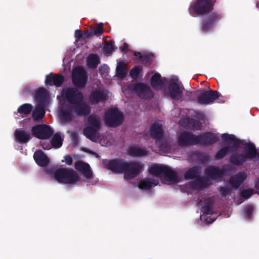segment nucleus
Masks as SVG:
<instances>
[{"label":"nucleus","instance_id":"42","mask_svg":"<svg viewBox=\"0 0 259 259\" xmlns=\"http://www.w3.org/2000/svg\"><path fill=\"white\" fill-rule=\"evenodd\" d=\"M135 55L141 61V63L148 65L151 63L153 56L150 54L143 55L140 52H136Z\"/></svg>","mask_w":259,"mask_h":259},{"label":"nucleus","instance_id":"40","mask_svg":"<svg viewBox=\"0 0 259 259\" xmlns=\"http://www.w3.org/2000/svg\"><path fill=\"white\" fill-rule=\"evenodd\" d=\"M103 50L106 56H109L111 55L112 52L114 51L115 50L114 42L112 40L106 41L103 48Z\"/></svg>","mask_w":259,"mask_h":259},{"label":"nucleus","instance_id":"34","mask_svg":"<svg viewBox=\"0 0 259 259\" xmlns=\"http://www.w3.org/2000/svg\"><path fill=\"white\" fill-rule=\"evenodd\" d=\"M222 139L224 142L233 144L235 147H237L240 144L239 140L234 135L223 134L222 135Z\"/></svg>","mask_w":259,"mask_h":259},{"label":"nucleus","instance_id":"54","mask_svg":"<svg viewBox=\"0 0 259 259\" xmlns=\"http://www.w3.org/2000/svg\"><path fill=\"white\" fill-rule=\"evenodd\" d=\"M64 160L65 162L68 165H71L72 163L73 160L71 156L69 155H66L64 157Z\"/></svg>","mask_w":259,"mask_h":259},{"label":"nucleus","instance_id":"8","mask_svg":"<svg viewBox=\"0 0 259 259\" xmlns=\"http://www.w3.org/2000/svg\"><path fill=\"white\" fill-rule=\"evenodd\" d=\"M126 161L121 159H103L104 167L114 174H123Z\"/></svg>","mask_w":259,"mask_h":259},{"label":"nucleus","instance_id":"6","mask_svg":"<svg viewBox=\"0 0 259 259\" xmlns=\"http://www.w3.org/2000/svg\"><path fill=\"white\" fill-rule=\"evenodd\" d=\"M62 96L67 102L73 105L83 100L82 93L76 87H69L64 90Z\"/></svg>","mask_w":259,"mask_h":259},{"label":"nucleus","instance_id":"29","mask_svg":"<svg viewBox=\"0 0 259 259\" xmlns=\"http://www.w3.org/2000/svg\"><path fill=\"white\" fill-rule=\"evenodd\" d=\"M72 109L69 106L63 108L61 110V119L63 122H70L73 118Z\"/></svg>","mask_w":259,"mask_h":259},{"label":"nucleus","instance_id":"31","mask_svg":"<svg viewBox=\"0 0 259 259\" xmlns=\"http://www.w3.org/2000/svg\"><path fill=\"white\" fill-rule=\"evenodd\" d=\"M127 154L133 157H140L147 155V151L141 148L132 146L127 150Z\"/></svg>","mask_w":259,"mask_h":259},{"label":"nucleus","instance_id":"26","mask_svg":"<svg viewBox=\"0 0 259 259\" xmlns=\"http://www.w3.org/2000/svg\"><path fill=\"white\" fill-rule=\"evenodd\" d=\"M45 114V106L42 103H38L32 111V117L34 120L42 119Z\"/></svg>","mask_w":259,"mask_h":259},{"label":"nucleus","instance_id":"12","mask_svg":"<svg viewBox=\"0 0 259 259\" xmlns=\"http://www.w3.org/2000/svg\"><path fill=\"white\" fill-rule=\"evenodd\" d=\"M184 88L175 82L169 83L165 91L166 96L175 101L181 100L183 96Z\"/></svg>","mask_w":259,"mask_h":259},{"label":"nucleus","instance_id":"24","mask_svg":"<svg viewBox=\"0 0 259 259\" xmlns=\"http://www.w3.org/2000/svg\"><path fill=\"white\" fill-rule=\"evenodd\" d=\"M204 205L201 208V211L204 214H212L214 212V200L212 198L207 197L204 199Z\"/></svg>","mask_w":259,"mask_h":259},{"label":"nucleus","instance_id":"50","mask_svg":"<svg viewBox=\"0 0 259 259\" xmlns=\"http://www.w3.org/2000/svg\"><path fill=\"white\" fill-rule=\"evenodd\" d=\"M221 169L222 172L223 173V176L230 175L232 170V167L229 165H226L223 166L222 168H221Z\"/></svg>","mask_w":259,"mask_h":259},{"label":"nucleus","instance_id":"17","mask_svg":"<svg viewBox=\"0 0 259 259\" xmlns=\"http://www.w3.org/2000/svg\"><path fill=\"white\" fill-rule=\"evenodd\" d=\"M64 81V77L62 74L51 73L46 76L45 83L47 85L61 87Z\"/></svg>","mask_w":259,"mask_h":259},{"label":"nucleus","instance_id":"57","mask_svg":"<svg viewBox=\"0 0 259 259\" xmlns=\"http://www.w3.org/2000/svg\"><path fill=\"white\" fill-rule=\"evenodd\" d=\"M194 124L195 127H197V129L200 128V126H201L200 122L197 120H194Z\"/></svg>","mask_w":259,"mask_h":259},{"label":"nucleus","instance_id":"3","mask_svg":"<svg viewBox=\"0 0 259 259\" xmlns=\"http://www.w3.org/2000/svg\"><path fill=\"white\" fill-rule=\"evenodd\" d=\"M216 0H195L190 6L188 11L192 16H204L210 13L214 9Z\"/></svg>","mask_w":259,"mask_h":259},{"label":"nucleus","instance_id":"27","mask_svg":"<svg viewBox=\"0 0 259 259\" xmlns=\"http://www.w3.org/2000/svg\"><path fill=\"white\" fill-rule=\"evenodd\" d=\"M158 184L159 181L158 180L146 178L139 183L138 187L141 189L148 190L153 186H157Z\"/></svg>","mask_w":259,"mask_h":259},{"label":"nucleus","instance_id":"5","mask_svg":"<svg viewBox=\"0 0 259 259\" xmlns=\"http://www.w3.org/2000/svg\"><path fill=\"white\" fill-rule=\"evenodd\" d=\"M71 78L75 87L83 89L88 82V73L82 67H78L73 69Z\"/></svg>","mask_w":259,"mask_h":259},{"label":"nucleus","instance_id":"45","mask_svg":"<svg viewBox=\"0 0 259 259\" xmlns=\"http://www.w3.org/2000/svg\"><path fill=\"white\" fill-rule=\"evenodd\" d=\"M63 140L59 133H56L53 136L51 144L55 148H59L62 145Z\"/></svg>","mask_w":259,"mask_h":259},{"label":"nucleus","instance_id":"1","mask_svg":"<svg viewBox=\"0 0 259 259\" xmlns=\"http://www.w3.org/2000/svg\"><path fill=\"white\" fill-rule=\"evenodd\" d=\"M248 161H251L254 163L259 162V152L257 151L255 145L252 143H246L242 152H234L229 158L230 163L235 166L242 165Z\"/></svg>","mask_w":259,"mask_h":259},{"label":"nucleus","instance_id":"55","mask_svg":"<svg viewBox=\"0 0 259 259\" xmlns=\"http://www.w3.org/2000/svg\"><path fill=\"white\" fill-rule=\"evenodd\" d=\"M198 156L199 159L202 160L203 162H206L208 159V156L206 155H203L201 153H199Z\"/></svg>","mask_w":259,"mask_h":259},{"label":"nucleus","instance_id":"11","mask_svg":"<svg viewBox=\"0 0 259 259\" xmlns=\"http://www.w3.org/2000/svg\"><path fill=\"white\" fill-rule=\"evenodd\" d=\"M132 89L138 97L144 100H150L154 97V93L146 84L139 82L133 85Z\"/></svg>","mask_w":259,"mask_h":259},{"label":"nucleus","instance_id":"51","mask_svg":"<svg viewBox=\"0 0 259 259\" xmlns=\"http://www.w3.org/2000/svg\"><path fill=\"white\" fill-rule=\"evenodd\" d=\"M220 192L222 196H226L231 193V190L228 187H222L220 188Z\"/></svg>","mask_w":259,"mask_h":259},{"label":"nucleus","instance_id":"52","mask_svg":"<svg viewBox=\"0 0 259 259\" xmlns=\"http://www.w3.org/2000/svg\"><path fill=\"white\" fill-rule=\"evenodd\" d=\"M93 36V30L91 29L86 31L83 33V38L85 39H88Z\"/></svg>","mask_w":259,"mask_h":259},{"label":"nucleus","instance_id":"41","mask_svg":"<svg viewBox=\"0 0 259 259\" xmlns=\"http://www.w3.org/2000/svg\"><path fill=\"white\" fill-rule=\"evenodd\" d=\"M116 71L118 77L121 78H123L126 77L127 70L124 62H120L118 63L116 67Z\"/></svg>","mask_w":259,"mask_h":259},{"label":"nucleus","instance_id":"35","mask_svg":"<svg viewBox=\"0 0 259 259\" xmlns=\"http://www.w3.org/2000/svg\"><path fill=\"white\" fill-rule=\"evenodd\" d=\"M191 183V186L195 189H199L206 187L208 185L207 180L203 178H197Z\"/></svg>","mask_w":259,"mask_h":259},{"label":"nucleus","instance_id":"23","mask_svg":"<svg viewBox=\"0 0 259 259\" xmlns=\"http://www.w3.org/2000/svg\"><path fill=\"white\" fill-rule=\"evenodd\" d=\"M247 175L244 172H239L234 176L231 177L229 180V183L235 188H238L245 181Z\"/></svg>","mask_w":259,"mask_h":259},{"label":"nucleus","instance_id":"36","mask_svg":"<svg viewBox=\"0 0 259 259\" xmlns=\"http://www.w3.org/2000/svg\"><path fill=\"white\" fill-rule=\"evenodd\" d=\"M150 83L154 89L159 87H162L163 85V82L161 79V75L158 73H155L151 78Z\"/></svg>","mask_w":259,"mask_h":259},{"label":"nucleus","instance_id":"21","mask_svg":"<svg viewBox=\"0 0 259 259\" xmlns=\"http://www.w3.org/2000/svg\"><path fill=\"white\" fill-rule=\"evenodd\" d=\"M34 159L37 165L41 167H45L49 163V159L41 150L36 151L33 154Z\"/></svg>","mask_w":259,"mask_h":259},{"label":"nucleus","instance_id":"56","mask_svg":"<svg viewBox=\"0 0 259 259\" xmlns=\"http://www.w3.org/2000/svg\"><path fill=\"white\" fill-rule=\"evenodd\" d=\"M128 45L126 43L124 42L123 46L120 48V50L122 52H126L128 51Z\"/></svg>","mask_w":259,"mask_h":259},{"label":"nucleus","instance_id":"58","mask_svg":"<svg viewBox=\"0 0 259 259\" xmlns=\"http://www.w3.org/2000/svg\"><path fill=\"white\" fill-rule=\"evenodd\" d=\"M255 188L256 193L259 194V178L257 179L255 185Z\"/></svg>","mask_w":259,"mask_h":259},{"label":"nucleus","instance_id":"14","mask_svg":"<svg viewBox=\"0 0 259 259\" xmlns=\"http://www.w3.org/2000/svg\"><path fill=\"white\" fill-rule=\"evenodd\" d=\"M178 144L180 146L197 145V136L189 132H183L179 135Z\"/></svg>","mask_w":259,"mask_h":259},{"label":"nucleus","instance_id":"46","mask_svg":"<svg viewBox=\"0 0 259 259\" xmlns=\"http://www.w3.org/2000/svg\"><path fill=\"white\" fill-rule=\"evenodd\" d=\"M142 67L140 66H136L133 67L130 72V75L133 79H136L140 72L141 71Z\"/></svg>","mask_w":259,"mask_h":259},{"label":"nucleus","instance_id":"18","mask_svg":"<svg viewBox=\"0 0 259 259\" xmlns=\"http://www.w3.org/2000/svg\"><path fill=\"white\" fill-rule=\"evenodd\" d=\"M75 168L81 172L84 177L89 180L93 178V172L90 165L82 161H76L74 164Z\"/></svg>","mask_w":259,"mask_h":259},{"label":"nucleus","instance_id":"9","mask_svg":"<svg viewBox=\"0 0 259 259\" xmlns=\"http://www.w3.org/2000/svg\"><path fill=\"white\" fill-rule=\"evenodd\" d=\"M32 135L38 139H48L53 135L54 131L50 125L37 124L31 128Z\"/></svg>","mask_w":259,"mask_h":259},{"label":"nucleus","instance_id":"10","mask_svg":"<svg viewBox=\"0 0 259 259\" xmlns=\"http://www.w3.org/2000/svg\"><path fill=\"white\" fill-rule=\"evenodd\" d=\"M142 166L136 161L125 162L124 168V178L127 180H131L137 177L141 172Z\"/></svg>","mask_w":259,"mask_h":259},{"label":"nucleus","instance_id":"38","mask_svg":"<svg viewBox=\"0 0 259 259\" xmlns=\"http://www.w3.org/2000/svg\"><path fill=\"white\" fill-rule=\"evenodd\" d=\"M48 94L46 90L44 88H40L35 91V99L38 103L44 104V101L47 99Z\"/></svg>","mask_w":259,"mask_h":259},{"label":"nucleus","instance_id":"22","mask_svg":"<svg viewBox=\"0 0 259 259\" xmlns=\"http://www.w3.org/2000/svg\"><path fill=\"white\" fill-rule=\"evenodd\" d=\"M14 135L16 141L21 144L27 143L31 138L28 132L21 129L16 130Z\"/></svg>","mask_w":259,"mask_h":259},{"label":"nucleus","instance_id":"32","mask_svg":"<svg viewBox=\"0 0 259 259\" xmlns=\"http://www.w3.org/2000/svg\"><path fill=\"white\" fill-rule=\"evenodd\" d=\"M99 130V129L88 126L84 128L83 133L90 140L95 142Z\"/></svg>","mask_w":259,"mask_h":259},{"label":"nucleus","instance_id":"33","mask_svg":"<svg viewBox=\"0 0 259 259\" xmlns=\"http://www.w3.org/2000/svg\"><path fill=\"white\" fill-rule=\"evenodd\" d=\"M166 165L153 164L149 169V173L155 176L163 175Z\"/></svg>","mask_w":259,"mask_h":259},{"label":"nucleus","instance_id":"19","mask_svg":"<svg viewBox=\"0 0 259 259\" xmlns=\"http://www.w3.org/2000/svg\"><path fill=\"white\" fill-rule=\"evenodd\" d=\"M150 137L153 139H159L163 136L162 125L160 120L155 121L149 130Z\"/></svg>","mask_w":259,"mask_h":259},{"label":"nucleus","instance_id":"7","mask_svg":"<svg viewBox=\"0 0 259 259\" xmlns=\"http://www.w3.org/2000/svg\"><path fill=\"white\" fill-rule=\"evenodd\" d=\"M222 18L221 14L215 12L206 15L201 21L202 31L206 33L214 28Z\"/></svg>","mask_w":259,"mask_h":259},{"label":"nucleus","instance_id":"13","mask_svg":"<svg viewBox=\"0 0 259 259\" xmlns=\"http://www.w3.org/2000/svg\"><path fill=\"white\" fill-rule=\"evenodd\" d=\"M221 96V94L218 91L210 89L208 91H204L199 95L197 97V102L200 104H211Z\"/></svg>","mask_w":259,"mask_h":259},{"label":"nucleus","instance_id":"28","mask_svg":"<svg viewBox=\"0 0 259 259\" xmlns=\"http://www.w3.org/2000/svg\"><path fill=\"white\" fill-rule=\"evenodd\" d=\"M201 168L199 166H194L188 169L184 174L186 180H191L199 177Z\"/></svg>","mask_w":259,"mask_h":259},{"label":"nucleus","instance_id":"25","mask_svg":"<svg viewBox=\"0 0 259 259\" xmlns=\"http://www.w3.org/2000/svg\"><path fill=\"white\" fill-rule=\"evenodd\" d=\"M206 175L212 179L219 178L222 177L223 173L219 166L210 165L205 170Z\"/></svg>","mask_w":259,"mask_h":259},{"label":"nucleus","instance_id":"15","mask_svg":"<svg viewBox=\"0 0 259 259\" xmlns=\"http://www.w3.org/2000/svg\"><path fill=\"white\" fill-rule=\"evenodd\" d=\"M107 100V95L105 91L100 88L94 89L89 96V100L93 104L104 103Z\"/></svg>","mask_w":259,"mask_h":259},{"label":"nucleus","instance_id":"44","mask_svg":"<svg viewBox=\"0 0 259 259\" xmlns=\"http://www.w3.org/2000/svg\"><path fill=\"white\" fill-rule=\"evenodd\" d=\"M230 148L229 146L223 147L215 154V159L220 160L224 158L228 154Z\"/></svg>","mask_w":259,"mask_h":259},{"label":"nucleus","instance_id":"37","mask_svg":"<svg viewBox=\"0 0 259 259\" xmlns=\"http://www.w3.org/2000/svg\"><path fill=\"white\" fill-rule=\"evenodd\" d=\"M100 63L99 57L97 54H91L87 59V64L90 68H96Z\"/></svg>","mask_w":259,"mask_h":259},{"label":"nucleus","instance_id":"53","mask_svg":"<svg viewBox=\"0 0 259 259\" xmlns=\"http://www.w3.org/2000/svg\"><path fill=\"white\" fill-rule=\"evenodd\" d=\"M74 36L77 39H80L82 36L83 37V34L80 29H77L75 31Z\"/></svg>","mask_w":259,"mask_h":259},{"label":"nucleus","instance_id":"16","mask_svg":"<svg viewBox=\"0 0 259 259\" xmlns=\"http://www.w3.org/2000/svg\"><path fill=\"white\" fill-rule=\"evenodd\" d=\"M219 140V138L215 134L209 132L197 136L198 144L203 146L211 145L218 141Z\"/></svg>","mask_w":259,"mask_h":259},{"label":"nucleus","instance_id":"39","mask_svg":"<svg viewBox=\"0 0 259 259\" xmlns=\"http://www.w3.org/2000/svg\"><path fill=\"white\" fill-rule=\"evenodd\" d=\"M33 106L29 103H25L21 105L17 109V112L21 115H27L32 111Z\"/></svg>","mask_w":259,"mask_h":259},{"label":"nucleus","instance_id":"47","mask_svg":"<svg viewBox=\"0 0 259 259\" xmlns=\"http://www.w3.org/2000/svg\"><path fill=\"white\" fill-rule=\"evenodd\" d=\"M253 207L251 205H248L243 209L244 216L245 219L249 220L252 215Z\"/></svg>","mask_w":259,"mask_h":259},{"label":"nucleus","instance_id":"2","mask_svg":"<svg viewBox=\"0 0 259 259\" xmlns=\"http://www.w3.org/2000/svg\"><path fill=\"white\" fill-rule=\"evenodd\" d=\"M48 174H52L54 178L60 183L66 184H75L79 181V177L71 168H59L54 169L52 168L47 169Z\"/></svg>","mask_w":259,"mask_h":259},{"label":"nucleus","instance_id":"30","mask_svg":"<svg viewBox=\"0 0 259 259\" xmlns=\"http://www.w3.org/2000/svg\"><path fill=\"white\" fill-rule=\"evenodd\" d=\"M163 176L167 181L177 182L178 180L177 173L166 165Z\"/></svg>","mask_w":259,"mask_h":259},{"label":"nucleus","instance_id":"49","mask_svg":"<svg viewBox=\"0 0 259 259\" xmlns=\"http://www.w3.org/2000/svg\"><path fill=\"white\" fill-rule=\"evenodd\" d=\"M103 25L101 23L99 24L97 27H96L94 30H93V33L94 35H101L103 32Z\"/></svg>","mask_w":259,"mask_h":259},{"label":"nucleus","instance_id":"4","mask_svg":"<svg viewBox=\"0 0 259 259\" xmlns=\"http://www.w3.org/2000/svg\"><path fill=\"white\" fill-rule=\"evenodd\" d=\"M123 120V113L120 112L117 108L110 109L105 114V123L108 127H117L122 124Z\"/></svg>","mask_w":259,"mask_h":259},{"label":"nucleus","instance_id":"59","mask_svg":"<svg viewBox=\"0 0 259 259\" xmlns=\"http://www.w3.org/2000/svg\"><path fill=\"white\" fill-rule=\"evenodd\" d=\"M42 148L44 149H46V150H48V149H50V148H51V146L49 144H43L42 145Z\"/></svg>","mask_w":259,"mask_h":259},{"label":"nucleus","instance_id":"43","mask_svg":"<svg viewBox=\"0 0 259 259\" xmlns=\"http://www.w3.org/2000/svg\"><path fill=\"white\" fill-rule=\"evenodd\" d=\"M89 126L94 127L97 129H100L101 126L99 118L98 116L91 115L89 116L88 119Z\"/></svg>","mask_w":259,"mask_h":259},{"label":"nucleus","instance_id":"20","mask_svg":"<svg viewBox=\"0 0 259 259\" xmlns=\"http://www.w3.org/2000/svg\"><path fill=\"white\" fill-rule=\"evenodd\" d=\"M73 109L77 115L79 116H87L90 114L91 111V107L83 101L75 104Z\"/></svg>","mask_w":259,"mask_h":259},{"label":"nucleus","instance_id":"48","mask_svg":"<svg viewBox=\"0 0 259 259\" xmlns=\"http://www.w3.org/2000/svg\"><path fill=\"white\" fill-rule=\"evenodd\" d=\"M253 190L251 189H248L246 190H243L241 192V196L245 199H248L250 198L253 195Z\"/></svg>","mask_w":259,"mask_h":259},{"label":"nucleus","instance_id":"61","mask_svg":"<svg viewBox=\"0 0 259 259\" xmlns=\"http://www.w3.org/2000/svg\"><path fill=\"white\" fill-rule=\"evenodd\" d=\"M201 202H202V200H201L199 202L198 204H200Z\"/></svg>","mask_w":259,"mask_h":259},{"label":"nucleus","instance_id":"60","mask_svg":"<svg viewBox=\"0 0 259 259\" xmlns=\"http://www.w3.org/2000/svg\"><path fill=\"white\" fill-rule=\"evenodd\" d=\"M256 7L257 8H259V2H256Z\"/></svg>","mask_w":259,"mask_h":259}]
</instances>
